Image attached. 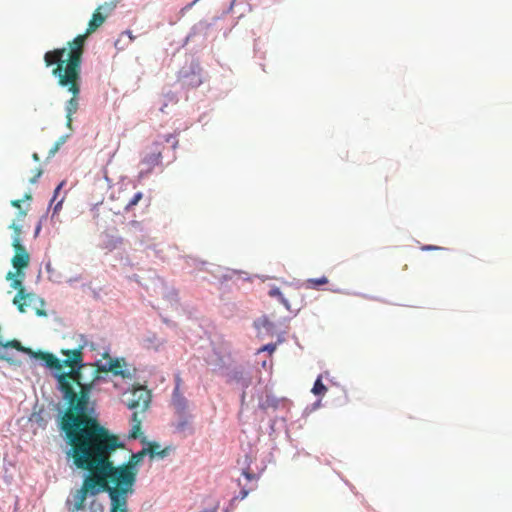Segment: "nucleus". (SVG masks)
I'll list each match as a JSON object with an SVG mask.
<instances>
[{"label": "nucleus", "instance_id": "20", "mask_svg": "<svg viewBox=\"0 0 512 512\" xmlns=\"http://www.w3.org/2000/svg\"><path fill=\"white\" fill-rule=\"evenodd\" d=\"M243 476L246 478L247 481H256V474L249 471L248 469H244L242 472Z\"/></svg>", "mask_w": 512, "mask_h": 512}, {"label": "nucleus", "instance_id": "26", "mask_svg": "<svg viewBox=\"0 0 512 512\" xmlns=\"http://www.w3.org/2000/svg\"><path fill=\"white\" fill-rule=\"evenodd\" d=\"M137 420H141L138 416V412L135 411L133 414H132V422L133 424H137Z\"/></svg>", "mask_w": 512, "mask_h": 512}, {"label": "nucleus", "instance_id": "29", "mask_svg": "<svg viewBox=\"0 0 512 512\" xmlns=\"http://www.w3.org/2000/svg\"><path fill=\"white\" fill-rule=\"evenodd\" d=\"M422 249L423 250H435V249H439V248L436 246L428 245V246H424Z\"/></svg>", "mask_w": 512, "mask_h": 512}, {"label": "nucleus", "instance_id": "12", "mask_svg": "<svg viewBox=\"0 0 512 512\" xmlns=\"http://www.w3.org/2000/svg\"><path fill=\"white\" fill-rule=\"evenodd\" d=\"M328 283V278L326 276H322L320 278H310L305 282L306 288L309 289H317L319 286L325 285Z\"/></svg>", "mask_w": 512, "mask_h": 512}, {"label": "nucleus", "instance_id": "19", "mask_svg": "<svg viewBox=\"0 0 512 512\" xmlns=\"http://www.w3.org/2000/svg\"><path fill=\"white\" fill-rule=\"evenodd\" d=\"M251 490H253V487H248L247 488L246 486H244L241 489L239 495L237 497H235V499H239V500L245 499Z\"/></svg>", "mask_w": 512, "mask_h": 512}, {"label": "nucleus", "instance_id": "7", "mask_svg": "<svg viewBox=\"0 0 512 512\" xmlns=\"http://www.w3.org/2000/svg\"><path fill=\"white\" fill-rule=\"evenodd\" d=\"M15 274L13 272H8L6 279L11 280V287L13 289L17 290V294L15 295L13 299V303L17 306L18 310L22 313L26 312V306L28 305L26 302H22V300L25 299H32L34 297V294L27 293L25 291V288L22 285L21 279L14 278Z\"/></svg>", "mask_w": 512, "mask_h": 512}, {"label": "nucleus", "instance_id": "21", "mask_svg": "<svg viewBox=\"0 0 512 512\" xmlns=\"http://www.w3.org/2000/svg\"><path fill=\"white\" fill-rule=\"evenodd\" d=\"M276 349L275 344H267L263 346L259 351H268L269 353H273Z\"/></svg>", "mask_w": 512, "mask_h": 512}, {"label": "nucleus", "instance_id": "30", "mask_svg": "<svg viewBox=\"0 0 512 512\" xmlns=\"http://www.w3.org/2000/svg\"><path fill=\"white\" fill-rule=\"evenodd\" d=\"M66 139H67V136H62V137H60V138L57 140V142H59L60 144H62V145H63V144L66 142Z\"/></svg>", "mask_w": 512, "mask_h": 512}, {"label": "nucleus", "instance_id": "24", "mask_svg": "<svg viewBox=\"0 0 512 512\" xmlns=\"http://www.w3.org/2000/svg\"><path fill=\"white\" fill-rule=\"evenodd\" d=\"M27 215L26 211L20 210L17 214V220L22 221Z\"/></svg>", "mask_w": 512, "mask_h": 512}, {"label": "nucleus", "instance_id": "34", "mask_svg": "<svg viewBox=\"0 0 512 512\" xmlns=\"http://www.w3.org/2000/svg\"><path fill=\"white\" fill-rule=\"evenodd\" d=\"M24 199H26V200H30V199H31V195H30V194H26V195H25V197H24Z\"/></svg>", "mask_w": 512, "mask_h": 512}, {"label": "nucleus", "instance_id": "11", "mask_svg": "<svg viewBox=\"0 0 512 512\" xmlns=\"http://www.w3.org/2000/svg\"><path fill=\"white\" fill-rule=\"evenodd\" d=\"M180 381H181V379L179 377H177V385H176V387L174 389V392H173V400H174V405L178 409L183 410L186 407V400H185V398L179 392Z\"/></svg>", "mask_w": 512, "mask_h": 512}, {"label": "nucleus", "instance_id": "13", "mask_svg": "<svg viewBox=\"0 0 512 512\" xmlns=\"http://www.w3.org/2000/svg\"><path fill=\"white\" fill-rule=\"evenodd\" d=\"M149 454L152 458L155 456L164 457L166 455V449L160 451V445L158 443H150L146 448V454Z\"/></svg>", "mask_w": 512, "mask_h": 512}, {"label": "nucleus", "instance_id": "16", "mask_svg": "<svg viewBox=\"0 0 512 512\" xmlns=\"http://www.w3.org/2000/svg\"><path fill=\"white\" fill-rule=\"evenodd\" d=\"M9 228L13 230L12 246H14L16 240L18 241V243H21V234H22V227H21V225L17 224L14 221V222H12L10 224Z\"/></svg>", "mask_w": 512, "mask_h": 512}, {"label": "nucleus", "instance_id": "14", "mask_svg": "<svg viewBox=\"0 0 512 512\" xmlns=\"http://www.w3.org/2000/svg\"><path fill=\"white\" fill-rule=\"evenodd\" d=\"M326 392H327V387L323 384L322 377L319 376L313 385L312 393L314 395L319 396V395H324Z\"/></svg>", "mask_w": 512, "mask_h": 512}, {"label": "nucleus", "instance_id": "10", "mask_svg": "<svg viewBox=\"0 0 512 512\" xmlns=\"http://www.w3.org/2000/svg\"><path fill=\"white\" fill-rule=\"evenodd\" d=\"M31 355L36 359L43 360L49 368L55 370H61L63 368V362L51 353L38 351L33 352Z\"/></svg>", "mask_w": 512, "mask_h": 512}, {"label": "nucleus", "instance_id": "25", "mask_svg": "<svg viewBox=\"0 0 512 512\" xmlns=\"http://www.w3.org/2000/svg\"><path fill=\"white\" fill-rule=\"evenodd\" d=\"M21 202H22L21 200H13V201H11V205L13 207H15V208L20 209L21 208Z\"/></svg>", "mask_w": 512, "mask_h": 512}, {"label": "nucleus", "instance_id": "1", "mask_svg": "<svg viewBox=\"0 0 512 512\" xmlns=\"http://www.w3.org/2000/svg\"><path fill=\"white\" fill-rule=\"evenodd\" d=\"M85 405L86 402L80 401L75 408L80 415L73 416L69 412L65 420L67 456L76 468L87 473L80 489L73 495L74 507L82 510L87 497L107 492L110 512H128V496L134 493L137 466L143 461L146 449L133 453L127 463L116 466L112 454L124 444L94 415L86 417Z\"/></svg>", "mask_w": 512, "mask_h": 512}, {"label": "nucleus", "instance_id": "4", "mask_svg": "<svg viewBox=\"0 0 512 512\" xmlns=\"http://www.w3.org/2000/svg\"><path fill=\"white\" fill-rule=\"evenodd\" d=\"M114 8V5L105 3L104 5L99 6L94 13L92 14L91 19L88 22V26L86 29V32L81 35H77L73 40L67 42V47H64L66 49L65 57L66 59H70V55L72 51L79 50V61L82 63V57L84 54V48H85V42L86 38L94 33L99 27L103 25L105 22L107 15H103L101 13V10H105L107 13L111 12Z\"/></svg>", "mask_w": 512, "mask_h": 512}, {"label": "nucleus", "instance_id": "2", "mask_svg": "<svg viewBox=\"0 0 512 512\" xmlns=\"http://www.w3.org/2000/svg\"><path fill=\"white\" fill-rule=\"evenodd\" d=\"M62 354L66 356L63 360V366H68L71 371L68 373H61L57 376L59 390L63 395L66 402V409L60 419V429L65 433V420L66 415L70 412L73 416L80 415L76 410V406L80 401L86 402V417H92L95 412L94 403L90 399L93 382L83 383L81 368L84 366L82 347L73 350H62Z\"/></svg>", "mask_w": 512, "mask_h": 512}, {"label": "nucleus", "instance_id": "15", "mask_svg": "<svg viewBox=\"0 0 512 512\" xmlns=\"http://www.w3.org/2000/svg\"><path fill=\"white\" fill-rule=\"evenodd\" d=\"M268 295L270 297H277L281 303L287 308V309H290V305L288 303V301L284 298L282 292L280 291V289L278 287H272L269 291H268Z\"/></svg>", "mask_w": 512, "mask_h": 512}, {"label": "nucleus", "instance_id": "22", "mask_svg": "<svg viewBox=\"0 0 512 512\" xmlns=\"http://www.w3.org/2000/svg\"><path fill=\"white\" fill-rule=\"evenodd\" d=\"M42 175V170L37 169L35 175L30 179L31 183H36L38 178Z\"/></svg>", "mask_w": 512, "mask_h": 512}, {"label": "nucleus", "instance_id": "3", "mask_svg": "<svg viewBox=\"0 0 512 512\" xmlns=\"http://www.w3.org/2000/svg\"><path fill=\"white\" fill-rule=\"evenodd\" d=\"M65 48H55L44 54L46 67H53L51 74L57 79L60 87L71 94L66 102V126L72 128V116L79 108V95L81 92V65L79 61L80 51H72L70 59L64 58Z\"/></svg>", "mask_w": 512, "mask_h": 512}, {"label": "nucleus", "instance_id": "5", "mask_svg": "<svg viewBox=\"0 0 512 512\" xmlns=\"http://www.w3.org/2000/svg\"><path fill=\"white\" fill-rule=\"evenodd\" d=\"M103 359L105 363L96 362L95 363V376L93 379V383L95 380L100 378V373H112L114 376H120L124 379L132 378V373L125 369L127 363L124 358H112L108 352L103 353Z\"/></svg>", "mask_w": 512, "mask_h": 512}, {"label": "nucleus", "instance_id": "6", "mask_svg": "<svg viewBox=\"0 0 512 512\" xmlns=\"http://www.w3.org/2000/svg\"><path fill=\"white\" fill-rule=\"evenodd\" d=\"M127 394V407L132 410H139L144 412L150 404L151 394L150 391L147 390L143 386L134 387Z\"/></svg>", "mask_w": 512, "mask_h": 512}, {"label": "nucleus", "instance_id": "27", "mask_svg": "<svg viewBox=\"0 0 512 512\" xmlns=\"http://www.w3.org/2000/svg\"><path fill=\"white\" fill-rule=\"evenodd\" d=\"M58 150H59V148L57 146L53 145V147L49 151V156H53Z\"/></svg>", "mask_w": 512, "mask_h": 512}, {"label": "nucleus", "instance_id": "9", "mask_svg": "<svg viewBox=\"0 0 512 512\" xmlns=\"http://www.w3.org/2000/svg\"><path fill=\"white\" fill-rule=\"evenodd\" d=\"M162 160V152L159 149L158 145L155 144V148L148 153L141 161V165L144 166V168L141 170V174L150 173L155 166L159 165Z\"/></svg>", "mask_w": 512, "mask_h": 512}, {"label": "nucleus", "instance_id": "18", "mask_svg": "<svg viewBox=\"0 0 512 512\" xmlns=\"http://www.w3.org/2000/svg\"><path fill=\"white\" fill-rule=\"evenodd\" d=\"M141 420H137V424H133L130 431V437L136 439L140 434Z\"/></svg>", "mask_w": 512, "mask_h": 512}, {"label": "nucleus", "instance_id": "28", "mask_svg": "<svg viewBox=\"0 0 512 512\" xmlns=\"http://www.w3.org/2000/svg\"><path fill=\"white\" fill-rule=\"evenodd\" d=\"M62 203H63V199H61L60 201H58V202L56 203V205H55V207H54V211H55V212H56V211H58V210L61 208Z\"/></svg>", "mask_w": 512, "mask_h": 512}, {"label": "nucleus", "instance_id": "33", "mask_svg": "<svg viewBox=\"0 0 512 512\" xmlns=\"http://www.w3.org/2000/svg\"><path fill=\"white\" fill-rule=\"evenodd\" d=\"M199 0H194L192 3L188 5L189 8H191L193 5H195Z\"/></svg>", "mask_w": 512, "mask_h": 512}, {"label": "nucleus", "instance_id": "8", "mask_svg": "<svg viewBox=\"0 0 512 512\" xmlns=\"http://www.w3.org/2000/svg\"><path fill=\"white\" fill-rule=\"evenodd\" d=\"M13 248L15 250V254L11 260L12 265L16 269L17 275L24 276L22 270L28 267L30 263V255L26 248L21 243H18L17 240L15 241Z\"/></svg>", "mask_w": 512, "mask_h": 512}, {"label": "nucleus", "instance_id": "23", "mask_svg": "<svg viewBox=\"0 0 512 512\" xmlns=\"http://www.w3.org/2000/svg\"><path fill=\"white\" fill-rule=\"evenodd\" d=\"M63 185H64V182L62 181V182H61V183H60V184L55 188V190H54V196H53L52 201H55V200H56V198H57V196H58V194H59L60 190H61V189H62V187H63Z\"/></svg>", "mask_w": 512, "mask_h": 512}, {"label": "nucleus", "instance_id": "35", "mask_svg": "<svg viewBox=\"0 0 512 512\" xmlns=\"http://www.w3.org/2000/svg\"><path fill=\"white\" fill-rule=\"evenodd\" d=\"M54 145L57 146L59 149L62 146V144H60L59 142H56Z\"/></svg>", "mask_w": 512, "mask_h": 512}, {"label": "nucleus", "instance_id": "31", "mask_svg": "<svg viewBox=\"0 0 512 512\" xmlns=\"http://www.w3.org/2000/svg\"><path fill=\"white\" fill-rule=\"evenodd\" d=\"M34 299H35V296H34L32 299H29V298H28V299L22 300V302H26V303L28 304L26 307H28V306H30V305L32 304V301H33Z\"/></svg>", "mask_w": 512, "mask_h": 512}, {"label": "nucleus", "instance_id": "17", "mask_svg": "<svg viewBox=\"0 0 512 512\" xmlns=\"http://www.w3.org/2000/svg\"><path fill=\"white\" fill-rule=\"evenodd\" d=\"M143 198V194L142 192H137L132 198L131 200L128 202V204L126 205L125 209L126 210H129L131 209L132 207H134L135 205L138 204V202Z\"/></svg>", "mask_w": 512, "mask_h": 512}, {"label": "nucleus", "instance_id": "32", "mask_svg": "<svg viewBox=\"0 0 512 512\" xmlns=\"http://www.w3.org/2000/svg\"><path fill=\"white\" fill-rule=\"evenodd\" d=\"M32 158L35 160V161H39L40 160V157L37 153H33L32 155Z\"/></svg>", "mask_w": 512, "mask_h": 512}]
</instances>
